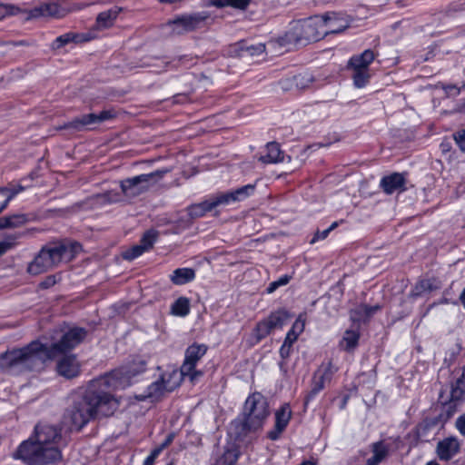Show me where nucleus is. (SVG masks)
<instances>
[{"label": "nucleus", "mask_w": 465, "mask_h": 465, "mask_svg": "<svg viewBox=\"0 0 465 465\" xmlns=\"http://www.w3.org/2000/svg\"><path fill=\"white\" fill-rule=\"evenodd\" d=\"M81 245L76 242L49 243L42 247L34 260L27 266V272L39 275L57 267L62 262L72 261L81 252Z\"/></svg>", "instance_id": "nucleus-4"}, {"label": "nucleus", "mask_w": 465, "mask_h": 465, "mask_svg": "<svg viewBox=\"0 0 465 465\" xmlns=\"http://www.w3.org/2000/svg\"><path fill=\"white\" fill-rule=\"evenodd\" d=\"M119 201V195L117 193L108 191L104 193L94 194L87 199L90 205L97 206L105 203H116Z\"/></svg>", "instance_id": "nucleus-26"}, {"label": "nucleus", "mask_w": 465, "mask_h": 465, "mask_svg": "<svg viewBox=\"0 0 465 465\" xmlns=\"http://www.w3.org/2000/svg\"><path fill=\"white\" fill-rule=\"evenodd\" d=\"M270 414L267 400L259 392L250 395L243 407V418L232 422L238 436L260 430Z\"/></svg>", "instance_id": "nucleus-5"}, {"label": "nucleus", "mask_w": 465, "mask_h": 465, "mask_svg": "<svg viewBox=\"0 0 465 465\" xmlns=\"http://www.w3.org/2000/svg\"><path fill=\"white\" fill-rule=\"evenodd\" d=\"M292 416V411L288 404L282 405L275 413L274 429L268 432V438L275 440L279 439L281 433L284 430Z\"/></svg>", "instance_id": "nucleus-16"}, {"label": "nucleus", "mask_w": 465, "mask_h": 465, "mask_svg": "<svg viewBox=\"0 0 465 465\" xmlns=\"http://www.w3.org/2000/svg\"><path fill=\"white\" fill-rule=\"evenodd\" d=\"M370 78L369 70H353L352 79L354 85L361 88L366 85Z\"/></svg>", "instance_id": "nucleus-33"}, {"label": "nucleus", "mask_w": 465, "mask_h": 465, "mask_svg": "<svg viewBox=\"0 0 465 465\" xmlns=\"http://www.w3.org/2000/svg\"><path fill=\"white\" fill-rule=\"evenodd\" d=\"M14 246V243L11 242L2 241L0 242V256L6 252Z\"/></svg>", "instance_id": "nucleus-51"}, {"label": "nucleus", "mask_w": 465, "mask_h": 465, "mask_svg": "<svg viewBox=\"0 0 465 465\" xmlns=\"http://www.w3.org/2000/svg\"><path fill=\"white\" fill-rule=\"evenodd\" d=\"M321 16L324 20V23L322 24L324 35L329 34H339L349 27L348 21L338 14L331 13Z\"/></svg>", "instance_id": "nucleus-15"}, {"label": "nucleus", "mask_w": 465, "mask_h": 465, "mask_svg": "<svg viewBox=\"0 0 465 465\" xmlns=\"http://www.w3.org/2000/svg\"><path fill=\"white\" fill-rule=\"evenodd\" d=\"M359 338L360 335L357 331L347 330L340 342V347L344 351H350L358 345Z\"/></svg>", "instance_id": "nucleus-30"}, {"label": "nucleus", "mask_w": 465, "mask_h": 465, "mask_svg": "<svg viewBox=\"0 0 465 465\" xmlns=\"http://www.w3.org/2000/svg\"><path fill=\"white\" fill-rule=\"evenodd\" d=\"M120 12L121 8L118 7L101 12L96 17L95 27L99 30L110 28L113 26Z\"/></svg>", "instance_id": "nucleus-21"}, {"label": "nucleus", "mask_w": 465, "mask_h": 465, "mask_svg": "<svg viewBox=\"0 0 465 465\" xmlns=\"http://www.w3.org/2000/svg\"><path fill=\"white\" fill-rule=\"evenodd\" d=\"M250 0H229V6L239 9H245L249 5Z\"/></svg>", "instance_id": "nucleus-47"}, {"label": "nucleus", "mask_w": 465, "mask_h": 465, "mask_svg": "<svg viewBox=\"0 0 465 465\" xmlns=\"http://www.w3.org/2000/svg\"><path fill=\"white\" fill-rule=\"evenodd\" d=\"M335 371L336 369L330 361L327 364L321 366V368L315 373L318 374V377H322V379H324L329 382Z\"/></svg>", "instance_id": "nucleus-38"}, {"label": "nucleus", "mask_w": 465, "mask_h": 465, "mask_svg": "<svg viewBox=\"0 0 465 465\" xmlns=\"http://www.w3.org/2000/svg\"><path fill=\"white\" fill-rule=\"evenodd\" d=\"M247 51L250 53L251 55L261 54L265 51V45L260 43L255 45H251L247 48Z\"/></svg>", "instance_id": "nucleus-46"}, {"label": "nucleus", "mask_w": 465, "mask_h": 465, "mask_svg": "<svg viewBox=\"0 0 465 465\" xmlns=\"http://www.w3.org/2000/svg\"><path fill=\"white\" fill-rule=\"evenodd\" d=\"M324 20L321 15L310 17L307 20L299 22L293 27L292 32L286 34L282 38L277 40L280 45H286L292 39L297 42L301 41H318L324 36L322 24Z\"/></svg>", "instance_id": "nucleus-7"}, {"label": "nucleus", "mask_w": 465, "mask_h": 465, "mask_svg": "<svg viewBox=\"0 0 465 465\" xmlns=\"http://www.w3.org/2000/svg\"><path fill=\"white\" fill-rule=\"evenodd\" d=\"M182 376L181 372L178 373L176 371L163 373L161 381H157L148 387V394L146 397L157 399L165 391H173L180 385Z\"/></svg>", "instance_id": "nucleus-12"}, {"label": "nucleus", "mask_w": 465, "mask_h": 465, "mask_svg": "<svg viewBox=\"0 0 465 465\" xmlns=\"http://www.w3.org/2000/svg\"><path fill=\"white\" fill-rule=\"evenodd\" d=\"M195 278V272L191 268H179L173 271L171 281L175 285H183Z\"/></svg>", "instance_id": "nucleus-24"}, {"label": "nucleus", "mask_w": 465, "mask_h": 465, "mask_svg": "<svg viewBox=\"0 0 465 465\" xmlns=\"http://www.w3.org/2000/svg\"><path fill=\"white\" fill-rule=\"evenodd\" d=\"M267 153L259 158L263 163H276L284 160L283 152L277 143H269L266 146Z\"/></svg>", "instance_id": "nucleus-22"}, {"label": "nucleus", "mask_w": 465, "mask_h": 465, "mask_svg": "<svg viewBox=\"0 0 465 465\" xmlns=\"http://www.w3.org/2000/svg\"><path fill=\"white\" fill-rule=\"evenodd\" d=\"M453 137L460 149L465 153V131L461 130L454 134Z\"/></svg>", "instance_id": "nucleus-45"}, {"label": "nucleus", "mask_w": 465, "mask_h": 465, "mask_svg": "<svg viewBox=\"0 0 465 465\" xmlns=\"http://www.w3.org/2000/svg\"><path fill=\"white\" fill-rule=\"evenodd\" d=\"M145 252L144 248L142 245L137 244L133 246L131 249L123 252V258L124 260H134L143 254Z\"/></svg>", "instance_id": "nucleus-41"}, {"label": "nucleus", "mask_w": 465, "mask_h": 465, "mask_svg": "<svg viewBox=\"0 0 465 465\" xmlns=\"http://www.w3.org/2000/svg\"><path fill=\"white\" fill-rule=\"evenodd\" d=\"M298 333L294 330H291L284 340V344H287V346L291 347L292 344L297 340Z\"/></svg>", "instance_id": "nucleus-48"}, {"label": "nucleus", "mask_w": 465, "mask_h": 465, "mask_svg": "<svg viewBox=\"0 0 465 465\" xmlns=\"http://www.w3.org/2000/svg\"><path fill=\"white\" fill-rule=\"evenodd\" d=\"M278 84L282 91H290L295 87L293 77L282 79Z\"/></svg>", "instance_id": "nucleus-44"}, {"label": "nucleus", "mask_w": 465, "mask_h": 465, "mask_svg": "<svg viewBox=\"0 0 465 465\" xmlns=\"http://www.w3.org/2000/svg\"><path fill=\"white\" fill-rule=\"evenodd\" d=\"M116 115L114 110H104L99 114H88L74 119L73 121L65 124L63 128L74 129L76 131L82 130L84 127L101 124L105 121L114 118Z\"/></svg>", "instance_id": "nucleus-13"}, {"label": "nucleus", "mask_w": 465, "mask_h": 465, "mask_svg": "<svg viewBox=\"0 0 465 465\" xmlns=\"http://www.w3.org/2000/svg\"><path fill=\"white\" fill-rule=\"evenodd\" d=\"M273 329L265 320L260 322L255 328V336L257 341H261L262 339L268 336Z\"/></svg>", "instance_id": "nucleus-35"}, {"label": "nucleus", "mask_w": 465, "mask_h": 465, "mask_svg": "<svg viewBox=\"0 0 465 465\" xmlns=\"http://www.w3.org/2000/svg\"><path fill=\"white\" fill-rule=\"evenodd\" d=\"M155 459L150 455L145 459L143 465H153Z\"/></svg>", "instance_id": "nucleus-59"}, {"label": "nucleus", "mask_w": 465, "mask_h": 465, "mask_svg": "<svg viewBox=\"0 0 465 465\" xmlns=\"http://www.w3.org/2000/svg\"><path fill=\"white\" fill-rule=\"evenodd\" d=\"M460 382V381H457L456 384L451 387V391H450V400L451 401H460L463 396L464 391L460 388V386H459Z\"/></svg>", "instance_id": "nucleus-43"}, {"label": "nucleus", "mask_w": 465, "mask_h": 465, "mask_svg": "<svg viewBox=\"0 0 465 465\" xmlns=\"http://www.w3.org/2000/svg\"><path fill=\"white\" fill-rule=\"evenodd\" d=\"M87 335V331L81 327H73L63 331L57 341H54L51 345V352L56 358L59 355L73 350L84 341Z\"/></svg>", "instance_id": "nucleus-11"}, {"label": "nucleus", "mask_w": 465, "mask_h": 465, "mask_svg": "<svg viewBox=\"0 0 465 465\" xmlns=\"http://www.w3.org/2000/svg\"><path fill=\"white\" fill-rule=\"evenodd\" d=\"M209 17L207 12L184 14L168 21L165 26L170 28L172 35H184L205 26Z\"/></svg>", "instance_id": "nucleus-9"}, {"label": "nucleus", "mask_w": 465, "mask_h": 465, "mask_svg": "<svg viewBox=\"0 0 465 465\" xmlns=\"http://www.w3.org/2000/svg\"><path fill=\"white\" fill-rule=\"evenodd\" d=\"M144 369L143 361H134L129 367L115 370L91 381L84 393L74 401L69 411L74 427L81 429L97 415L113 414L118 408L119 401L112 395V391L129 386L131 377Z\"/></svg>", "instance_id": "nucleus-1"}, {"label": "nucleus", "mask_w": 465, "mask_h": 465, "mask_svg": "<svg viewBox=\"0 0 465 465\" xmlns=\"http://www.w3.org/2000/svg\"><path fill=\"white\" fill-rule=\"evenodd\" d=\"M62 430L57 426L38 423L34 434L22 442L16 451V457L28 465H45L62 460Z\"/></svg>", "instance_id": "nucleus-2"}, {"label": "nucleus", "mask_w": 465, "mask_h": 465, "mask_svg": "<svg viewBox=\"0 0 465 465\" xmlns=\"http://www.w3.org/2000/svg\"><path fill=\"white\" fill-rule=\"evenodd\" d=\"M168 170H158L150 173L127 178L120 183L122 193L128 198H134L146 192L152 185L163 177Z\"/></svg>", "instance_id": "nucleus-8"}, {"label": "nucleus", "mask_w": 465, "mask_h": 465, "mask_svg": "<svg viewBox=\"0 0 465 465\" xmlns=\"http://www.w3.org/2000/svg\"><path fill=\"white\" fill-rule=\"evenodd\" d=\"M92 38L93 36L90 35L69 32L55 38V40L51 45V48L53 50H58L70 43L79 44L88 42Z\"/></svg>", "instance_id": "nucleus-19"}, {"label": "nucleus", "mask_w": 465, "mask_h": 465, "mask_svg": "<svg viewBox=\"0 0 465 465\" xmlns=\"http://www.w3.org/2000/svg\"><path fill=\"white\" fill-rule=\"evenodd\" d=\"M381 309V306H368V305H361L357 308V312L360 314V319L367 320L371 316H372L375 312H377Z\"/></svg>", "instance_id": "nucleus-39"}, {"label": "nucleus", "mask_w": 465, "mask_h": 465, "mask_svg": "<svg viewBox=\"0 0 465 465\" xmlns=\"http://www.w3.org/2000/svg\"><path fill=\"white\" fill-rule=\"evenodd\" d=\"M164 448L161 445L160 447L158 448H155L150 454L151 457L156 459L157 456L161 453V451L163 450Z\"/></svg>", "instance_id": "nucleus-57"}, {"label": "nucleus", "mask_w": 465, "mask_h": 465, "mask_svg": "<svg viewBox=\"0 0 465 465\" xmlns=\"http://www.w3.org/2000/svg\"><path fill=\"white\" fill-rule=\"evenodd\" d=\"M42 284H44L45 286H48L49 284H51V282H45Z\"/></svg>", "instance_id": "nucleus-63"}, {"label": "nucleus", "mask_w": 465, "mask_h": 465, "mask_svg": "<svg viewBox=\"0 0 465 465\" xmlns=\"http://www.w3.org/2000/svg\"><path fill=\"white\" fill-rule=\"evenodd\" d=\"M24 191V187L22 185H10L6 187H0V193L3 196V201L0 206V211H4L9 202L19 193Z\"/></svg>", "instance_id": "nucleus-28"}, {"label": "nucleus", "mask_w": 465, "mask_h": 465, "mask_svg": "<svg viewBox=\"0 0 465 465\" xmlns=\"http://www.w3.org/2000/svg\"><path fill=\"white\" fill-rule=\"evenodd\" d=\"M371 451L372 456L382 461L387 457L389 450L382 441H378L371 445Z\"/></svg>", "instance_id": "nucleus-36"}, {"label": "nucleus", "mask_w": 465, "mask_h": 465, "mask_svg": "<svg viewBox=\"0 0 465 465\" xmlns=\"http://www.w3.org/2000/svg\"><path fill=\"white\" fill-rule=\"evenodd\" d=\"M426 465H440V464L436 461H430Z\"/></svg>", "instance_id": "nucleus-62"}, {"label": "nucleus", "mask_w": 465, "mask_h": 465, "mask_svg": "<svg viewBox=\"0 0 465 465\" xmlns=\"http://www.w3.org/2000/svg\"><path fill=\"white\" fill-rule=\"evenodd\" d=\"M288 318V313L285 311L280 310L271 313V315L266 319V321L274 330L282 328L287 322Z\"/></svg>", "instance_id": "nucleus-31"}, {"label": "nucleus", "mask_w": 465, "mask_h": 465, "mask_svg": "<svg viewBox=\"0 0 465 465\" xmlns=\"http://www.w3.org/2000/svg\"><path fill=\"white\" fill-rule=\"evenodd\" d=\"M460 450V443L454 437L446 438L437 444V454L440 460H449Z\"/></svg>", "instance_id": "nucleus-18"}, {"label": "nucleus", "mask_w": 465, "mask_h": 465, "mask_svg": "<svg viewBox=\"0 0 465 465\" xmlns=\"http://www.w3.org/2000/svg\"><path fill=\"white\" fill-rule=\"evenodd\" d=\"M381 461L378 460L376 457L372 456L367 460L365 465H379Z\"/></svg>", "instance_id": "nucleus-56"}, {"label": "nucleus", "mask_w": 465, "mask_h": 465, "mask_svg": "<svg viewBox=\"0 0 465 465\" xmlns=\"http://www.w3.org/2000/svg\"><path fill=\"white\" fill-rule=\"evenodd\" d=\"M239 458V451L233 446L226 447L223 452L217 456L212 465H235Z\"/></svg>", "instance_id": "nucleus-23"}, {"label": "nucleus", "mask_w": 465, "mask_h": 465, "mask_svg": "<svg viewBox=\"0 0 465 465\" xmlns=\"http://www.w3.org/2000/svg\"><path fill=\"white\" fill-rule=\"evenodd\" d=\"M289 281L290 277L287 275L281 277L279 280L274 281L269 284V286L267 287V292L272 293L274 291H276L278 287L286 285L289 282Z\"/></svg>", "instance_id": "nucleus-42"}, {"label": "nucleus", "mask_w": 465, "mask_h": 465, "mask_svg": "<svg viewBox=\"0 0 465 465\" xmlns=\"http://www.w3.org/2000/svg\"><path fill=\"white\" fill-rule=\"evenodd\" d=\"M57 373L65 378L73 379L80 374V363L74 354H66L60 357L56 361Z\"/></svg>", "instance_id": "nucleus-14"}, {"label": "nucleus", "mask_w": 465, "mask_h": 465, "mask_svg": "<svg viewBox=\"0 0 465 465\" xmlns=\"http://www.w3.org/2000/svg\"><path fill=\"white\" fill-rule=\"evenodd\" d=\"M173 440V435H168L166 440H164V442L162 444V446L163 448H165L166 446H168Z\"/></svg>", "instance_id": "nucleus-58"}, {"label": "nucleus", "mask_w": 465, "mask_h": 465, "mask_svg": "<svg viewBox=\"0 0 465 465\" xmlns=\"http://www.w3.org/2000/svg\"><path fill=\"white\" fill-rule=\"evenodd\" d=\"M328 382L326 380L318 377V374H314L313 382L312 389L305 399V404L308 403L314 396H316L323 388L325 383Z\"/></svg>", "instance_id": "nucleus-32"}, {"label": "nucleus", "mask_w": 465, "mask_h": 465, "mask_svg": "<svg viewBox=\"0 0 465 465\" xmlns=\"http://www.w3.org/2000/svg\"><path fill=\"white\" fill-rule=\"evenodd\" d=\"M27 221V216L23 213L3 217L0 218V229L20 227L25 224Z\"/></svg>", "instance_id": "nucleus-27"}, {"label": "nucleus", "mask_w": 465, "mask_h": 465, "mask_svg": "<svg viewBox=\"0 0 465 465\" xmlns=\"http://www.w3.org/2000/svg\"><path fill=\"white\" fill-rule=\"evenodd\" d=\"M328 235H329V231H327V230H324L322 232L317 231L315 232L314 236L312 237V239L311 240L310 243L313 244L314 242H316L319 240H324Z\"/></svg>", "instance_id": "nucleus-49"}, {"label": "nucleus", "mask_w": 465, "mask_h": 465, "mask_svg": "<svg viewBox=\"0 0 465 465\" xmlns=\"http://www.w3.org/2000/svg\"><path fill=\"white\" fill-rule=\"evenodd\" d=\"M304 325H305L304 322L298 319L295 321L294 324L292 325V330H294L295 331H296V330H298L297 333L299 334L300 332H302L303 331Z\"/></svg>", "instance_id": "nucleus-53"}, {"label": "nucleus", "mask_w": 465, "mask_h": 465, "mask_svg": "<svg viewBox=\"0 0 465 465\" xmlns=\"http://www.w3.org/2000/svg\"><path fill=\"white\" fill-rule=\"evenodd\" d=\"M456 427L459 431L465 436V414L459 417L456 420Z\"/></svg>", "instance_id": "nucleus-50"}, {"label": "nucleus", "mask_w": 465, "mask_h": 465, "mask_svg": "<svg viewBox=\"0 0 465 465\" xmlns=\"http://www.w3.org/2000/svg\"><path fill=\"white\" fill-rule=\"evenodd\" d=\"M156 237L157 232L155 231H148L143 234L140 242V245H142V247H143L144 250L147 251L153 246V242L156 240Z\"/></svg>", "instance_id": "nucleus-40"}, {"label": "nucleus", "mask_w": 465, "mask_h": 465, "mask_svg": "<svg viewBox=\"0 0 465 465\" xmlns=\"http://www.w3.org/2000/svg\"><path fill=\"white\" fill-rule=\"evenodd\" d=\"M337 226H338V222H334V223H331V225L328 229H326V230H327V231H329V233H330V232H331L332 230H334Z\"/></svg>", "instance_id": "nucleus-60"}, {"label": "nucleus", "mask_w": 465, "mask_h": 465, "mask_svg": "<svg viewBox=\"0 0 465 465\" xmlns=\"http://www.w3.org/2000/svg\"><path fill=\"white\" fill-rule=\"evenodd\" d=\"M295 88L298 90H304L308 88L313 82V77L310 74H300L293 76Z\"/></svg>", "instance_id": "nucleus-34"}, {"label": "nucleus", "mask_w": 465, "mask_h": 465, "mask_svg": "<svg viewBox=\"0 0 465 465\" xmlns=\"http://www.w3.org/2000/svg\"><path fill=\"white\" fill-rule=\"evenodd\" d=\"M254 190V184H247L234 191L217 193L202 203L190 205L187 208L188 214L192 219L202 217L218 206L243 201L252 195Z\"/></svg>", "instance_id": "nucleus-6"}, {"label": "nucleus", "mask_w": 465, "mask_h": 465, "mask_svg": "<svg viewBox=\"0 0 465 465\" xmlns=\"http://www.w3.org/2000/svg\"><path fill=\"white\" fill-rule=\"evenodd\" d=\"M39 16H52L60 17L62 16L60 7L56 4H45L39 7L33 9L30 12V17Z\"/></svg>", "instance_id": "nucleus-25"}, {"label": "nucleus", "mask_w": 465, "mask_h": 465, "mask_svg": "<svg viewBox=\"0 0 465 465\" xmlns=\"http://www.w3.org/2000/svg\"><path fill=\"white\" fill-rule=\"evenodd\" d=\"M374 58L373 52L367 49L362 54L352 56L349 61V66L352 70H369V65Z\"/></svg>", "instance_id": "nucleus-20"}, {"label": "nucleus", "mask_w": 465, "mask_h": 465, "mask_svg": "<svg viewBox=\"0 0 465 465\" xmlns=\"http://www.w3.org/2000/svg\"><path fill=\"white\" fill-rule=\"evenodd\" d=\"M206 351L207 346L204 344L193 343L186 349L185 359L181 366L183 377H188L192 382H195L203 375L202 371L195 370V366Z\"/></svg>", "instance_id": "nucleus-10"}, {"label": "nucleus", "mask_w": 465, "mask_h": 465, "mask_svg": "<svg viewBox=\"0 0 465 465\" xmlns=\"http://www.w3.org/2000/svg\"><path fill=\"white\" fill-rule=\"evenodd\" d=\"M300 465H316V463L312 460H306L301 463Z\"/></svg>", "instance_id": "nucleus-61"}, {"label": "nucleus", "mask_w": 465, "mask_h": 465, "mask_svg": "<svg viewBox=\"0 0 465 465\" xmlns=\"http://www.w3.org/2000/svg\"><path fill=\"white\" fill-rule=\"evenodd\" d=\"M2 8L6 9V8H7V6H6V5H0V9H2Z\"/></svg>", "instance_id": "nucleus-64"}, {"label": "nucleus", "mask_w": 465, "mask_h": 465, "mask_svg": "<svg viewBox=\"0 0 465 465\" xmlns=\"http://www.w3.org/2000/svg\"><path fill=\"white\" fill-rule=\"evenodd\" d=\"M190 312V301L186 297L178 298L171 306V313L184 317Z\"/></svg>", "instance_id": "nucleus-29"}, {"label": "nucleus", "mask_w": 465, "mask_h": 465, "mask_svg": "<svg viewBox=\"0 0 465 465\" xmlns=\"http://www.w3.org/2000/svg\"><path fill=\"white\" fill-rule=\"evenodd\" d=\"M50 346L33 341L28 345L6 351L0 356V368L18 367L22 370L37 371L44 367L46 360L54 359Z\"/></svg>", "instance_id": "nucleus-3"}, {"label": "nucleus", "mask_w": 465, "mask_h": 465, "mask_svg": "<svg viewBox=\"0 0 465 465\" xmlns=\"http://www.w3.org/2000/svg\"><path fill=\"white\" fill-rule=\"evenodd\" d=\"M406 179L404 174L400 173H393L390 175L384 176L381 180V187L387 194H391L395 192L405 190Z\"/></svg>", "instance_id": "nucleus-17"}, {"label": "nucleus", "mask_w": 465, "mask_h": 465, "mask_svg": "<svg viewBox=\"0 0 465 465\" xmlns=\"http://www.w3.org/2000/svg\"><path fill=\"white\" fill-rule=\"evenodd\" d=\"M291 347L287 346V344H282V346L280 349V353L282 358L287 357L290 353Z\"/></svg>", "instance_id": "nucleus-55"}, {"label": "nucleus", "mask_w": 465, "mask_h": 465, "mask_svg": "<svg viewBox=\"0 0 465 465\" xmlns=\"http://www.w3.org/2000/svg\"><path fill=\"white\" fill-rule=\"evenodd\" d=\"M445 91L448 95H457L460 94V89L455 85H448L445 87Z\"/></svg>", "instance_id": "nucleus-54"}, {"label": "nucleus", "mask_w": 465, "mask_h": 465, "mask_svg": "<svg viewBox=\"0 0 465 465\" xmlns=\"http://www.w3.org/2000/svg\"><path fill=\"white\" fill-rule=\"evenodd\" d=\"M432 290V283L430 280H422L419 282L411 292L412 297L421 295L423 292H430Z\"/></svg>", "instance_id": "nucleus-37"}, {"label": "nucleus", "mask_w": 465, "mask_h": 465, "mask_svg": "<svg viewBox=\"0 0 465 465\" xmlns=\"http://www.w3.org/2000/svg\"><path fill=\"white\" fill-rule=\"evenodd\" d=\"M210 5L216 7L229 6V0H210Z\"/></svg>", "instance_id": "nucleus-52"}]
</instances>
